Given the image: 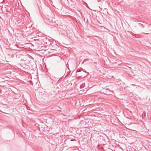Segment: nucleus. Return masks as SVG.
Instances as JSON below:
<instances>
[{
    "label": "nucleus",
    "mask_w": 151,
    "mask_h": 151,
    "mask_svg": "<svg viewBox=\"0 0 151 151\" xmlns=\"http://www.w3.org/2000/svg\"><path fill=\"white\" fill-rule=\"evenodd\" d=\"M44 42V44H45L46 46H50L52 45V41H51L48 39L45 38L43 41Z\"/></svg>",
    "instance_id": "nucleus-2"
},
{
    "label": "nucleus",
    "mask_w": 151,
    "mask_h": 151,
    "mask_svg": "<svg viewBox=\"0 0 151 151\" xmlns=\"http://www.w3.org/2000/svg\"><path fill=\"white\" fill-rule=\"evenodd\" d=\"M83 72H85L86 73H87V75L89 74V73L86 72L85 70L84 71V70H83Z\"/></svg>",
    "instance_id": "nucleus-9"
},
{
    "label": "nucleus",
    "mask_w": 151,
    "mask_h": 151,
    "mask_svg": "<svg viewBox=\"0 0 151 151\" xmlns=\"http://www.w3.org/2000/svg\"><path fill=\"white\" fill-rule=\"evenodd\" d=\"M5 81H9V79H10L9 78L6 76L4 78Z\"/></svg>",
    "instance_id": "nucleus-4"
},
{
    "label": "nucleus",
    "mask_w": 151,
    "mask_h": 151,
    "mask_svg": "<svg viewBox=\"0 0 151 151\" xmlns=\"http://www.w3.org/2000/svg\"><path fill=\"white\" fill-rule=\"evenodd\" d=\"M140 24V25L141 27H144V26H143V25L141 24Z\"/></svg>",
    "instance_id": "nucleus-10"
},
{
    "label": "nucleus",
    "mask_w": 151,
    "mask_h": 151,
    "mask_svg": "<svg viewBox=\"0 0 151 151\" xmlns=\"http://www.w3.org/2000/svg\"><path fill=\"white\" fill-rule=\"evenodd\" d=\"M16 46L18 48V47L17 46V45H16Z\"/></svg>",
    "instance_id": "nucleus-11"
},
{
    "label": "nucleus",
    "mask_w": 151,
    "mask_h": 151,
    "mask_svg": "<svg viewBox=\"0 0 151 151\" xmlns=\"http://www.w3.org/2000/svg\"><path fill=\"white\" fill-rule=\"evenodd\" d=\"M17 22L18 24L19 25H21L23 24L24 23L22 21L21 19L18 20L17 21Z\"/></svg>",
    "instance_id": "nucleus-3"
},
{
    "label": "nucleus",
    "mask_w": 151,
    "mask_h": 151,
    "mask_svg": "<svg viewBox=\"0 0 151 151\" xmlns=\"http://www.w3.org/2000/svg\"><path fill=\"white\" fill-rule=\"evenodd\" d=\"M100 139L101 140H103V141H102V143L103 144L105 145L107 143L109 142V140L107 136H106L105 137H103V136H100Z\"/></svg>",
    "instance_id": "nucleus-1"
},
{
    "label": "nucleus",
    "mask_w": 151,
    "mask_h": 151,
    "mask_svg": "<svg viewBox=\"0 0 151 151\" xmlns=\"http://www.w3.org/2000/svg\"><path fill=\"white\" fill-rule=\"evenodd\" d=\"M81 71V70L78 69L76 71V73L80 72Z\"/></svg>",
    "instance_id": "nucleus-7"
},
{
    "label": "nucleus",
    "mask_w": 151,
    "mask_h": 151,
    "mask_svg": "<svg viewBox=\"0 0 151 151\" xmlns=\"http://www.w3.org/2000/svg\"><path fill=\"white\" fill-rule=\"evenodd\" d=\"M89 60V59H88V58H87V59H84L83 62H82V64H83V63H84L86 62L87 61H88Z\"/></svg>",
    "instance_id": "nucleus-5"
},
{
    "label": "nucleus",
    "mask_w": 151,
    "mask_h": 151,
    "mask_svg": "<svg viewBox=\"0 0 151 151\" xmlns=\"http://www.w3.org/2000/svg\"><path fill=\"white\" fill-rule=\"evenodd\" d=\"M86 76V75H83V76H79V77H80V78H81L82 77H84L85 76Z\"/></svg>",
    "instance_id": "nucleus-8"
},
{
    "label": "nucleus",
    "mask_w": 151,
    "mask_h": 151,
    "mask_svg": "<svg viewBox=\"0 0 151 151\" xmlns=\"http://www.w3.org/2000/svg\"><path fill=\"white\" fill-rule=\"evenodd\" d=\"M58 88V89H59L58 87L57 88Z\"/></svg>",
    "instance_id": "nucleus-12"
},
{
    "label": "nucleus",
    "mask_w": 151,
    "mask_h": 151,
    "mask_svg": "<svg viewBox=\"0 0 151 151\" xmlns=\"http://www.w3.org/2000/svg\"><path fill=\"white\" fill-rule=\"evenodd\" d=\"M24 65V68L25 69V68H26L27 69V68H28V65H26V64H25V65Z\"/></svg>",
    "instance_id": "nucleus-6"
}]
</instances>
